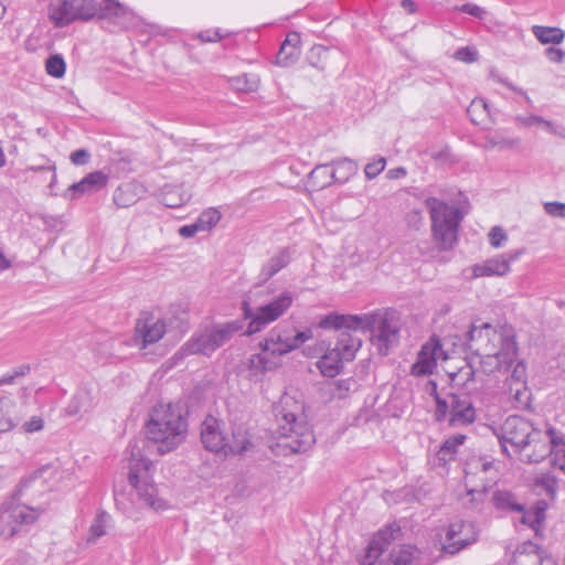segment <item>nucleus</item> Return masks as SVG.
<instances>
[{
	"label": "nucleus",
	"mask_w": 565,
	"mask_h": 565,
	"mask_svg": "<svg viewBox=\"0 0 565 565\" xmlns=\"http://www.w3.org/2000/svg\"><path fill=\"white\" fill-rule=\"evenodd\" d=\"M425 205L431 220L434 239L443 250H450L457 243L459 225L463 214L458 207L451 206L437 198H428Z\"/></svg>",
	"instance_id": "nucleus-7"
},
{
	"label": "nucleus",
	"mask_w": 565,
	"mask_h": 565,
	"mask_svg": "<svg viewBox=\"0 0 565 565\" xmlns=\"http://www.w3.org/2000/svg\"><path fill=\"white\" fill-rule=\"evenodd\" d=\"M417 550L411 545L401 546L390 554L391 565H411Z\"/></svg>",
	"instance_id": "nucleus-42"
},
{
	"label": "nucleus",
	"mask_w": 565,
	"mask_h": 565,
	"mask_svg": "<svg viewBox=\"0 0 565 565\" xmlns=\"http://www.w3.org/2000/svg\"><path fill=\"white\" fill-rule=\"evenodd\" d=\"M109 519V514L105 511H102L97 514L89 529V542L95 541L106 534V527Z\"/></svg>",
	"instance_id": "nucleus-44"
},
{
	"label": "nucleus",
	"mask_w": 565,
	"mask_h": 565,
	"mask_svg": "<svg viewBox=\"0 0 565 565\" xmlns=\"http://www.w3.org/2000/svg\"><path fill=\"white\" fill-rule=\"evenodd\" d=\"M90 153L86 149H77L71 153V161L75 166H84L88 162Z\"/></svg>",
	"instance_id": "nucleus-58"
},
{
	"label": "nucleus",
	"mask_w": 565,
	"mask_h": 565,
	"mask_svg": "<svg viewBox=\"0 0 565 565\" xmlns=\"http://www.w3.org/2000/svg\"><path fill=\"white\" fill-rule=\"evenodd\" d=\"M178 232H179L180 236H182L183 238H190V237H193L196 233L203 232V231L201 230L198 221H195L192 224H186V225L181 226Z\"/></svg>",
	"instance_id": "nucleus-59"
},
{
	"label": "nucleus",
	"mask_w": 565,
	"mask_h": 565,
	"mask_svg": "<svg viewBox=\"0 0 565 565\" xmlns=\"http://www.w3.org/2000/svg\"><path fill=\"white\" fill-rule=\"evenodd\" d=\"M329 166L328 163L319 164L310 172L309 178L316 186L323 189L334 182L330 179Z\"/></svg>",
	"instance_id": "nucleus-43"
},
{
	"label": "nucleus",
	"mask_w": 565,
	"mask_h": 565,
	"mask_svg": "<svg viewBox=\"0 0 565 565\" xmlns=\"http://www.w3.org/2000/svg\"><path fill=\"white\" fill-rule=\"evenodd\" d=\"M459 10L463 13L470 14L479 19H481L486 13L483 8L475 3H465L459 8Z\"/></svg>",
	"instance_id": "nucleus-60"
},
{
	"label": "nucleus",
	"mask_w": 565,
	"mask_h": 565,
	"mask_svg": "<svg viewBox=\"0 0 565 565\" xmlns=\"http://www.w3.org/2000/svg\"><path fill=\"white\" fill-rule=\"evenodd\" d=\"M455 58L465 63H472L478 60V52L469 46L460 47L455 52Z\"/></svg>",
	"instance_id": "nucleus-55"
},
{
	"label": "nucleus",
	"mask_w": 565,
	"mask_h": 565,
	"mask_svg": "<svg viewBox=\"0 0 565 565\" xmlns=\"http://www.w3.org/2000/svg\"><path fill=\"white\" fill-rule=\"evenodd\" d=\"M46 73L54 78L65 75L66 63L62 54H51L45 61Z\"/></svg>",
	"instance_id": "nucleus-41"
},
{
	"label": "nucleus",
	"mask_w": 565,
	"mask_h": 565,
	"mask_svg": "<svg viewBox=\"0 0 565 565\" xmlns=\"http://www.w3.org/2000/svg\"><path fill=\"white\" fill-rule=\"evenodd\" d=\"M136 186L131 183L119 185L113 195V201L119 209H126L134 205L138 201V195L135 192Z\"/></svg>",
	"instance_id": "nucleus-32"
},
{
	"label": "nucleus",
	"mask_w": 565,
	"mask_h": 565,
	"mask_svg": "<svg viewBox=\"0 0 565 565\" xmlns=\"http://www.w3.org/2000/svg\"><path fill=\"white\" fill-rule=\"evenodd\" d=\"M467 350L480 358L486 372L508 370L518 355L515 335L511 327L497 330L489 323L471 326L466 334Z\"/></svg>",
	"instance_id": "nucleus-2"
},
{
	"label": "nucleus",
	"mask_w": 565,
	"mask_h": 565,
	"mask_svg": "<svg viewBox=\"0 0 565 565\" xmlns=\"http://www.w3.org/2000/svg\"><path fill=\"white\" fill-rule=\"evenodd\" d=\"M292 303L290 294L285 292L273 301L257 308L256 313L252 312L249 301L242 302L245 318H250L245 334H254L262 331L268 323L278 319Z\"/></svg>",
	"instance_id": "nucleus-11"
},
{
	"label": "nucleus",
	"mask_w": 565,
	"mask_h": 565,
	"mask_svg": "<svg viewBox=\"0 0 565 565\" xmlns=\"http://www.w3.org/2000/svg\"><path fill=\"white\" fill-rule=\"evenodd\" d=\"M198 38L203 43H210V42H217L223 36L221 35L220 30H206V31L200 32L198 34Z\"/></svg>",
	"instance_id": "nucleus-63"
},
{
	"label": "nucleus",
	"mask_w": 565,
	"mask_h": 565,
	"mask_svg": "<svg viewBox=\"0 0 565 565\" xmlns=\"http://www.w3.org/2000/svg\"><path fill=\"white\" fill-rule=\"evenodd\" d=\"M243 365L247 372V379L252 382H259L267 372L280 365V360L271 355L270 352L262 350L260 353L252 354Z\"/></svg>",
	"instance_id": "nucleus-19"
},
{
	"label": "nucleus",
	"mask_w": 565,
	"mask_h": 565,
	"mask_svg": "<svg viewBox=\"0 0 565 565\" xmlns=\"http://www.w3.org/2000/svg\"><path fill=\"white\" fill-rule=\"evenodd\" d=\"M291 259V250L289 247L281 248L277 254L270 257L262 267L259 278L262 282L274 277L279 270L285 268Z\"/></svg>",
	"instance_id": "nucleus-27"
},
{
	"label": "nucleus",
	"mask_w": 565,
	"mask_h": 565,
	"mask_svg": "<svg viewBox=\"0 0 565 565\" xmlns=\"http://www.w3.org/2000/svg\"><path fill=\"white\" fill-rule=\"evenodd\" d=\"M232 86L244 93L255 92L259 85V77L256 74L244 73L232 78Z\"/></svg>",
	"instance_id": "nucleus-37"
},
{
	"label": "nucleus",
	"mask_w": 565,
	"mask_h": 565,
	"mask_svg": "<svg viewBox=\"0 0 565 565\" xmlns=\"http://www.w3.org/2000/svg\"><path fill=\"white\" fill-rule=\"evenodd\" d=\"M386 166V159L384 157H377L373 161L369 162L364 168L365 177L369 180L376 178Z\"/></svg>",
	"instance_id": "nucleus-50"
},
{
	"label": "nucleus",
	"mask_w": 565,
	"mask_h": 565,
	"mask_svg": "<svg viewBox=\"0 0 565 565\" xmlns=\"http://www.w3.org/2000/svg\"><path fill=\"white\" fill-rule=\"evenodd\" d=\"M14 407L11 399L7 397L0 398V431L4 433L13 428L19 419L17 416L11 414V409Z\"/></svg>",
	"instance_id": "nucleus-35"
},
{
	"label": "nucleus",
	"mask_w": 565,
	"mask_h": 565,
	"mask_svg": "<svg viewBox=\"0 0 565 565\" xmlns=\"http://www.w3.org/2000/svg\"><path fill=\"white\" fill-rule=\"evenodd\" d=\"M135 331L136 339L140 340L141 348L145 349L162 339L166 333V323L143 312L136 322Z\"/></svg>",
	"instance_id": "nucleus-16"
},
{
	"label": "nucleus",
	"mask_w": 565,
	"mask_h": 565,
	"mask_svg": "<svg viewBox=\"0 0 565 565\" xmlns=\"http://www.w3.org/2000/svg\"><path fill=\"white\" fill-rule=\"evenodd\" d=\"M221 220V213L215 209H209L201 213L198 217V223L202 231H209Z\"/></svg>",
	"instance_id": "nucleus-46"
},
{
	"label": "nucleus",
	"mask_w": 565,
	"mask_h": 565,
	"mask_svg": "<svg viewBox=\"0 0 565 565\" xmlns=\"http://www.w3.org/2000/svg\"><path fill=\"white\" fill-rule=\"evenodd\" d=\"M330 54V49L321 44L313 45L307 53V61L309 65L323 72L327 68V60Z\"/></svg>",
	"instance_id": "nucleus-34"
},
{
	"label": "nucleus",
	"mask_w": 565,
	"mask_h": 565,
	"mask_svg": "<svg viewBox=\"0 0 565 565\" xmlns=\"http://www.w3.org/2000/svg\"><path fill=\"white\" fill-rule=\"evenodd\" d=\"M318 327L322 329L369 331L372 344L379 353L387 355L399 343L403 321L398 311L382 309L365 315L331 313L322 318Z\"/></svg>",
	"instance_id": "nucleus-1"
},
{
	"label": "nucleus",
	"mask_w": 565,
	"mask_h": 565,
	"mask_svg": "<svg viewBox=\"0 0 565 565\" xmlns=\"http://www.w3.org/2000/svg\"><path fill=\"white\" fill-rule=\"evenodd\" d=\"M115 502L129 518L135 516V502H130L124 493H115Z\"/></svg>",
	"instance_id": "nucleus-54"
},
{
	"label": "nucleus",
	"mask_w": 565,
	"mask_h": 565,
	"mask_svg": "<svg viewBox=\"0 0 565 565\" xmlns=\"http://www.w3.org/2000/svg\"><path fill=\"white\" fill-rule=\"evenodd\" d=\"M434 397L436 402V422L441 423L448 419L449 426L460 427L468 426L476 420V408L467 393L451 392L441 397L436 392V386H434Z\"/></svg>",
	"instance_id": "nucleus-8"
},
{
	"label": "nucleus",
	"mask_w": 565,
	"mask_h": 565,
	"mask_svg": "<svg viewBox=\"0 0 565 565\" xmlns=\"http://www.w3.org/2000/svg\"><path fill=\"white\" fill-rule=\"evenodd\" d=\"M71 4L77 11V20L122 18L128 13L127 8L115 0H75Z\"/></svg>",
	"instance_id": "nucleus-13"
},
{
	"label": "nucleus",
	"mask_w": 565,
	"mask_h": 565,
	"mask_svg": "<svg viewBox=\"0 0 565 565\" xmlns=\"http://www.w3.org/2000/svg\"><path fill=\"white\" fill-rule=\"evenodd\" d=\"M292 344L291 334L281 328H275L270 331L269 335L259 343V348L263 351L270 352L271 355L276 356L278 360L281 355L289 353L290 351H285L286 345Z\"/></svg>",
	"instance_id": "nucleus-23"
},
{
	"label": "nucleus",
	"mask_w": 565,
	"mask_h": 565,
	"mask_svg": "<svg viewBox=\"0 0 565 565\" xmlns=\"http://www.w3.org/2000/svg\"><path fill=\"white\" fill-rule=\"evenodd\" d=\"M546 213L553 216L565 217V204L558 202H548L545 204Z\"/></svg>",
	"instance_id": "nucleus-62"
},
{
	"label": "nucleus",
	"mask_w": 565,
	"mask_h": 565,
	"mask_svg": "<svg viewBox=\"0 0 565 565\" xmlns=\"http://www.w3.org/2000/svg\"><path fill=\"white\" fill-rule=\"evenodd\" d=\"M500 372L509 373L507 376V383L509 385V393L514 395L516 401H521L522 390L525 388L526 384V366L522 361H516V356L514 358V362L508 370L501 369Z\"/></svg>",
	"instance_id": "nucleus-25"
},
{
	"label": "nucleus",
	"mask_w": 565,
	"mask_h": 565,
	"mask_svg": "<svg viewBox=\"0 0 565 565\" xmlns=\"http://www.w3.org/2000/svg\"><path fill=\"white\" fill-rule=\"evenodd\" d=\"M475 376V371L472 367L468 366L466 369H461L458 374H454L451 376V381L455 383V385H460V379L465 380V384L469 381H471Z\"/></svg>",
	"instance_id": "nucleus-61"
},
{
	"label": "nucleus",
	"mask_w": 565,
	"mask_h": 565,
	"mask_svg": "<svg viewBox=\"0 0 565 565\" xmlns=\"http://www.w3.org/2000/svg\"><path fill=\"white\" fill-rule=\"evenodd\" d=\"M244 324L239 320L215 324L193 335L174 353L173 359L182 360L185 356L201 354L211 356L218 348L227 343Z\"/></svg>",
	"instance_id": "nucleus-6"
},
{
	"label": "nucleus",
	"mask_w": 565,
	"mask_h": 565,
	"mask_svg": "<svg viewBox=\"0 0 565 565\" xmlns=\"http://www.w3.org/2000/svg\"><path fill=\"white\" fill-rule=\"evenodd\" d=\"M443 348L438 339L431 338L425 343L417 356V361L412 366V374L417 376L428 375L437 366V359L441 356Z\"/></svg>",
	"instance_id": "nucleus-17"
},
{
	"label": "nucleus",
	"mask_w": 565,
	"mask_h": 565,
	"mask_svg": "<svg viewBox=\"0 0 565 565\" xmlns=\"http://www.w3.org/2000/svg\"><path fill=\"white\" fill-rule=\"evenodd\" d=\"M401 533V529L397 524L393 523L387 525L385 529L377 532V534L370 542L364 565H373V562L367 559H376L387 548L391 541L397 539Z\"/></svg>",
	"instance_id": "nucleus-22"
},
{
	"label": "nucleus",
	"mask_w": 565,
	"mask_h": 565,
	"mask_svg": "<svg viewBox=\"0 0 565 565\" xmlns=\"http://www.w3.org/2000/svg\"><path fill=\"white\" fill-rule=\"evenodd\" d=\"M299 53L300 51L298 46L289 47V41H284L279 52L277 53L276 63L279 66L288 67L296 62Z\"/></svg>",
	"instance_id": "nucleus-40"
},
{
	"label": "nucleus",
	"mask_w": 565,
	"mask_h": 565,
	"mask_svg": "<svg viewBox=\"0 0 565 565\" xmlns=\"http://www.w3.org/2000/svg\"><path fill=\"white\" fill-rule=\"evenodd\" d=\"M189 200L185 193H181L179 188H170L162 192L161 202L167 207L177 209L184 205Z\"/></svg>",
	"instance_id": "nucleus-39"
},
{
	"label": "nucleus",
	"mask_w": 565,
	"mask_h": 565,
	"mask_svg": "<svg viewBox=\"0 0 565 565\" xmlns=\"http://www.w3.org/2000/svg\"><path fill=\"white\" fill-rule=\"evenodd\" d=\"M201 441L205 449L218 452L226 451V438L222 430V423L213 416H207L201 426Z\"/></svg>",
	"instance_id": "nucleus-20"
},
{
	"label": "nucleus",
	"mask_w": 565,
	"mask_h": 565,
	"mask_svg": "<svg viewBox=\"0 0 565 565\" xmlns=\"http://www.w3.org/2000/svg\"><path fill=\"white\" fill-rule=\"evenodd\" d=\"M0 518L3 522L14 524H30L36 519L32 509L14 504L13 501L4 502L0 508Z\"/></svg>",
	"instance_id": "nucleus-24"
},
{
	"label": "nucleus",
	"mask_w": 565,
	"mask_h": 565,
	"mask_svg": "<svg viewBox=\"0 0 565 565\" xmlns=\"http://www.w3.org/2000/svg\"><path fill=\"white\" fill-rule=\"evenodd\" d=\"M552 465L565 473V444H558V449L550 452Z\"/></svg>",
	"instance_id": "nucleus-53"
},
{
	"label": "nucleus",
	"mask_w": 565,
	"mask_h": 565,
	"mask_svg": "<svg viewBox=\"0 0 565 565\" xmlns=\"http://www.w3.org/2000/svg\"><path fill=\"white\" fill-rule=\"evenodd\" d=\"M535 484L543 488L547 494H554L557 488V479L550 472L542 473L536 477Z\"/></svg>",
	"instance_id": "nucleus-49"
},
{
	"label": "nucleus",
	"mask_w": 565,
	"mask_h": 565,
	"mask_svg": "<svg viewBox=\"0 0 565 565\" xmlns=\"http://www.w3.org/2000/svg\"><path fill=\"white\" fill-rule=\"evenodd\" d=\"M339 330L334 347L328 349L317 361V367L327 377H334L340 374L344 363L352 361L362 345V340L352 334L351 330Z\"/></svg>",
	"instance_id": "nucleus-9"
},
{
	"label": "nucleus",
	"mask_w": 565,
	"mask_h": 565,
	"mask_svg": "<svg viewBox=\"0 0 565 565\" xmlns=\"http://www.w3.org/2000/svg\"><path fill=\"white\" fill-rule=\"evenodd\" d=\"M313 333L311 329H306L303 331H297L295 335H291L292 338V344L286 345L284 349L285 351H292L297 348H299L302 343L306 341L312 339Z\"/></svg>",
	"instance_id": "nucleus-52"
},
{
	"label": "nucleus",
	"mask_w": 565,
	"mask_h": 565,
	"mask_svg": "<svg viewBox=\"0 0 565 565\" xmlns=\"http://www.w3.org/2000/svg\"><path fill=\"white\" fill-rule=\"evenodd\" d=\"M507 241V234L500 226H494L489 233V242L493 247H500L502 242Z\"/></svg>",
	"instance_id": "nucleus-56"
},
{
	"label": "nucleus",
	"mask_w": 565,
	"mask_h": 565,
	"mask_svg": "<svg viewBox=\"0 0 565 565\" xmlns=\"http://www.w3.org/2000/svg\"><path fill=\"white\" fill-rule=\"evenodd\" d=\"M151 465L152 462L147 458L131 460L128 481L138 498L139 505L149 507L158 512L167 510L169 504L158 497V490L150 481L149 470Z\"/></svg>",
	"instance_id": "nucleus-10"
},
{
	"label": "nucleus",
	"mask_w": 565,
	"mask_h": 565,
	"mask_svg": "<svg viewBox=\"0 0 565 565\" xmlns=\"http://www.w3.org/2000/svg\"><path fill=\"white\" fill-rule=\"evenodd\" d=\"M491 502L498 511L503 513H519L523 511V503L509 490L493 491Z\"/></svg>",
	"instance_id": "nucleus-28"
},
{
	"label": "nucleus",
	"mask_w": 565,
	"mask_h": 565,
	"mask_svg": "<svg viewBox=\"0 0 565 565\" xmlns=\"http://www.w3.org/2000/svg\"><path fill=\"white\" fill-rule=\"evenodd\" d=\"M330 164L334 167L330 173V179L341 184L349 181L358 172L356 162L350 158L335 159Z\"/></svg>",
	"instance_id": "nucleus-30"
},
{
	"label": "nucleus",
	"mask_w": 565,
	"mask_h": 565,
	"mask_svg": "<svg viewBox=\"0 0 565 565\" xmlns=\"http://www.w3.org/2000/svg\"><path fill=\"white\" fill-rule=\"evenodd\" d=\"M488 142L493 148L512 149L520 145V139H518V138L509 139V138L494 136V137L489 138Z\"/></svg>",
	"instance_id": "nucleus-51"
},
{
	"label": "nucleus",
	"mask_w": 565,
	"mask_h": 565,
	"mask_svg": "<svg viewBox=\"0 0 565 565\" xmlns=\"http://www.w3.org/2000/svg\"><path fill=\"white\" fill-rule=\"evenodd\" d=\"M465 440L466 436L461 434L454 435L446 439L436 454L438 465L446 466L449 461L454 460L458 447L462 445Z\"/></svg>",
	"instance_id": "nucleus-31"
},
{
	"label": "nucleus",
	"mask_w": 565,
	"mask_h": 565,
	"mask_svg": "<svg viewBox=\"0 0 565 565\" xmlns=\"http://www.w3.org/2000/svg\"><path fill=\"white\" fill-rule=\"evenodd\" d=\"M532 32L543 44H559L565 38V32L559 28L534 25Z\"/></svg>",
	"instance_id": "nucleus-33"
},
{
	"label": "nucleus",
	"mask_w": 565,
	"mask_h": 565,
	"mask_svg": "<svg viewBox=\"0 0 565 565\" xmlns=\"http://www.w3.org/2000/svg\"><path fill=\"white\" fill-rule=\"evenodd\" d=\"M547 504L544 501H539L534 507L526 510L525 505L523 504V511H521V519L520 522L524 525H527L536 534H539L542 524L545 520V511H546Z\"/></svg>",
	"instance_id": "nucleus-29"
},
{
	"label": "nucleus",
	"mask_w": 565,
	"mask_h": 565,
	"mask_svg": "<svg viewBox=\"0 0 565 565\" xmlns=\"http://www.w3.org/2000/svg\"><path fill=\"white\" fill-rule=\"evenodd\" d=\"M478 540V532L471 522L456 521L448 526L443 551L455 555Z\"/></svg>",
	"instance_id": "nucleus-14"
},
{
	"label": "nucleus",
	"mask_w": 565,
	"mask_h": 565,
	"mask_svg": "<svg viewBox=\"0 0 565 565\" xmlns=\"http://www.w3.org/2000/svg\"><path fill=\"white\" fill-rule=\"evenodd\" d=\"M99 402V392L95 387H79L65 408L68 416L83 417L90 413Z\"/></svg>",
	"instance_id": "nucleus-18"
},
{
	"label": "nucleus",
	"mask_w": 565,
	"mask_h": 565,
	"mask_svg": "<svg viewBox=\"0 0 565 565\" xmlns=\"http://www.w3.org/2000/svg\"><path fill=\"white\" fill-rule=\"evenodd\" d=\"M515 121L520 126L531 127L533 125L540 124L541 121H544V118L537 115L516 116Z\"/></svg>",
	"instance_id": "nucleus-64"
},
{
	"label": "nucleus",
	"mask_w": 565,
	"mask_h": 565,
	"mask_svg": "<svg viewBox=\"0 0 565 565\" xmlns=\"http://www.w3.org/2000/svg\"><path fill=\"white\" fill-rule=\"evenodd\" d=\"M71 476L60 463L44 465L21 480L19 492L29 488H35L39 492L60 490Z\"/></svg>",
	"instance_id": "nucleus-12"
},
{
	"label": "nucleus",
	"mask_w": 565,
	"mask_h": 565,
	"mask_svg": "<svg viewBox=\"0 0 565 565\" xmlns=\"http://www.w3.org/2000/svg\"><path fill=\"white\" fill-rule=\"evenodd\" d=\"M547 438V451L542 456V461L550 455L551 451L554 449H558V444H565V440L563 436L557 433L554 428H548L546 430H543Z\"/></svg>",
	"instance_id": "nucleus-47"
},
{
	"label": "nucleus",
	"mask_w": 565,
	"mask_h": 565,
	"mask_svg": "<svg viewBox=\"0 0 565 565\" xmlns=\"http://www.w3.org/2000/svg\"><path fill=\"white\" fill-rule=\"evenodd\" d=\"M188 420L183 408L178 404H159L150 413L147 423V435L158 444L161 455L178 448L185 439Z\"/></svg>",
	"instance_id": "nucleus-4"
},
{
	"label": "nucleus",
	"mask_w": 565,
	"mask_h": 565,
	"mask_svg": "<svg viewBox=\"0 0 565 565\" xmlns=\"http://www.w3.org/2000/svg\"><path fill=\"white\" fill-rule=\"evenodd\" d=\"M75 0H53L49 7V18L57 28L66 26L77 20L72 7Z\"/></svg>",
	"instance_id": "nucleus-26"
},
{
	"label": "nucleus",
	"mask_w": 565,
	"mask_h": 565,
	"mask_svg": "<svg viewBox=\"0 0 565 565\" xmlns=\"http://www.w3.org/2000/svg\"><path fill=\"white\" fill-rule=\"evenodd\" d=\"M498 437L502 451L508 455L507 444H510L520 459L526 463L542 461L547 451V438L534 423L521 415H510L500 426H491Z\"/></svg>",
	"instance_id": "nucleus-3"
},
{
	"label": "nucleus",
	"mask_w": 565,
	"mask_h": 565,
	"mask_svg": "<svg viewBox=\"0 0 565 565\" xmlns=\"http://www.w3.org/2000/svg\"><path fill=\"white\" fill-rule=\"evenodd\" d=\"M520 255L521 250H515L476 264L471 268V278L502 277L510 271V262L518 259Z\"/></svg>",
	"instance_id": "nucleus-15"
},
{
	"label": "nucleus",
	"mask_w": 565,
	"mask_h": 565,
	"mask_svg": "<svg viewBox=\"0 0 565 565\" xmlns=\"http://www.w3.org/2000/svg\"><path fill=\"white\" fill-rule=\"evenodd\" d=\"M489 113V105L483 98L473 99L467 108V115L475 125H479Z\"/></svg>",
	"instance_id": "nucleus-38"
},
{
	"label": "nucleus",
	"mask_w": 565,
	"mask_h": 565,
	"mask_svg": "<svg viewBox=\"0 0 565 565\" xmlns=\"http://www.w3.org/2000/svg\"><path fill=\"white\" fill-rule=\"evenodd\" d=\"M488 488L483 487L481 490L469 489L467 493L471 495L470 503L473 509H478L479 505L484 501Z\"/></svg>",
	"instance_id": "nucleus-57"
},
{
	"label": "nucleus",
	"mask_w": 565,
	"mask_h": 565,
	"mask_svg": "<svg viewBox=\"0 0 565 565\" xmlns=\"http://www.w3.org/2000/svg\"><path fill=\"white\" fill-rule=\"evenodd\" d=\"M278 427L276 429V451L288 456L305 452L315 444V435L308 424L298 420V416L285 408L277 413Z\"/></svg>",
	"instance_id": "nucleus-5"
},
{
	"label": "nucleus",
	"mask_w": 565,
	"mask_h": 565,
	"mask_svg": "<svg viewBox=\"0 0 565 565\" xmlns=\"http://www.w3.org/2000/svg\"><path fill=\"white\" fill-rule=\"evenodd\" d=\"M108 181V175L103 171H94L84 177L81 181L71 184L65 193V199L77 200L86 193H95L102 190Z\"/></svg>",
	"instance_id": "nucleus-21"
},
{
	"label": "nucleus",
	"mask_w": 565,
	"mask_h": 565,
	"mask_svg": "<svg viewBox=\"0 0 565 565\" xmlns=\"http://www.w3.org/2000/svg\"><path fill=\"white\" fill-rule=\"evenodd\" d=\"M252 446L250 440L242 433H233V438L226 441V451L231 454H243Z\"/></svg>",
	"instance_id": "nucleus-45"
},
{
	"label": "nucleus",
	"mask_w": 565,
	"mask_h": 565,
	"mask_svg": "<svg viewBox=\"0 0 565 565\" xmlns=\"http://www.w3.org/2000/svg\"><path fill=\"white\" fill-rule=\"evenodd\" d=\"M31 371L29 364H22L15 367L12 372L4 374L0 377V385H9L15 383L18 379L24 377Z\"/></svg>",
	"instance_id": "nucleus-48"
},
{
	"label": "nucleus",
	"mask_w": 565,
	"mask_h": 565,
	"mask_svg": "<svg viewBox=\"0 0 565 565\" xmlns=\"http://www.w3.org/2000/svg\"><path fill=\"white\" fill-rule=\"evenodd\" d=\"M512 565H552L551 561L544 563L540 552L532 547L531 551H516L512 558Z\"/></svg>",
	"instance_id": "nucleus-36"
}]
</instances>
